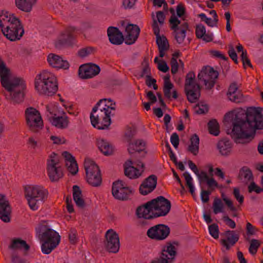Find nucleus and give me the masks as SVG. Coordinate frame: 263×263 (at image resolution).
Here are the masks:
<instances>
[{"instance_id":"obj_1","label":"nucleus","mask_w":263,"mask_h":263,"mask_svg":"<svg viewBox=\"0 0 263 263\" xmlns=\"http://www.w3.org/2000/svg\"><path fill=\"white\" fill-rule=\"evenodd\" d=\"M224 120L232 123L230 133L236 143H243L252 139L256 130L263 128V108L250 107L246 112L241 108L228 112Z\"/></svg>"},{"instance_id":"obj_2","label":"nucleus","mask_w":263,"mask_h":263,"mask_svg":"<svg viewBox=\"0 0 263 263\" xmlns=\"http://www.w3.org/2000/svg\"><path fill=\"white\" fill-rule=\"evenodd\" d=\"M116 108L115 102L110 99L100 100L90 115L92 126L99 130L107 129L111 124L110 117Z\"/></svg>"},{"instance_id":"obj_3","label":"nucleus","mask_w":263,"mask_h":263,"mask_svg":"<svg viewBox=\"0 0 263 263\" xmlns=\"http://www.w3.org/2000/svg\"><path fill=\"white\" fill-rule=\"evenodd\" d=\"M24 191L25 197L30 208L33 210L37 209V201H44L48 198V190L41 186L28 185L25 186Z\"/></svg>"},{"instance_id":"obj_4","label":"nucleus","mask_w":263,"mask_h":263,"mask_svg":"<svg viewBox=\"0 0 263 263\" xmlns=\"http://www.w3.org/2000/svg\"><path fill=\"white\" fill-rule=\"evenodd\" d=\"M3 87L10 92L11 101L13 103H20L24 101L26 84L22 79L14 78L10 83Z\"/></svg>"},{"instance_id":"obj_5","label":"nucleus","mask_w":263,"mask_h":263,"mask_svg":"<svg viewBox=\"0 0 263 263\" xmlns=\"http://www.w3.org/2000/svg\"><path fill=\"white\" fill-rule=\"evenodd\" d=\"M24 114L26 125L30 132L36 133L42 129L44 126L43 121L38 110L29 107L25 109Z\"/></svg>"},{"instance_id":"obj_6","label":"nucleus","mask_w":263,"mask_h":263,"mask_svg":"<svg viewBox=\"0 0 263 263\" xmlns=\"http://www.w3.org/2000/svg\"><path fill=\"white\" fill-rule=\"evenodd\" d=\"M87 182L93 186H98L102 182V176L99 166L92 160L86 158L84 162Z\"/></svg>"},{"instance_id":"obj_7","label":"nucleus","mask_w":263,"mask_h":263,"mask_svg":"<svg viewBox=\"0 0 263 263\" xmlns=\"http://www.w3.org/2000/svg\"><path fill=\"white\" fill-rule=\"evenodd\" d=\"M11 23L2 30L3 34L11 41L20 40L24 33L23 26L18 18H13Z\"/></svg>"},{"instance_id":"obj_8","label":"nucleus","mask_w":263,"mask_h":263,"mask_svg":"<svg viewBox=\"0 0 263 263\" xmlns=\"http://www.w3.org/2000/svg\"><path fill=\"white\" fill-rule=\"evenodd\" d=\"M51 123L59 129L67 128L70 124L69 117L65 111L57 103L52 105Z\"/></svg>"},{"instance_id":"obj_9","label":"nucleus","mask_w":263,"mask_h":263,"mask_svg":"<svg viewBox=\"0 0 263 263\" xmlns=\"http://www.w3.org/2000/svg\"><path fill=\"white\" fill-rule=\"evenodd\" d=\"M195 74L189 72L186 76L185 83V90L188 100L192 103L195 102L200 95V87L195 82Z\"/></svg>"},{"instance_id":"obj_10","label":"nucleus","mask_w":263,"mask_h":263,"mask_svg":"<svg viewBox=\"0 0 263 263\" xmlns=\"http://www.w3.org/2000/svg\"><path fill=\"white\" fill-rule=\"evenodd\" d=\"M124 173L126 176L131 179H136L143 176L145 167L141 161L127 160L124 164Z\"/></svg>"},{"instance_id":"obj_11","label":"nucleus","mask_w":263,"mask_h":263,"mask_svg":"<svg viewBox=\"0 0 263 263\" xmlns=\"http://www.w3.org/2000/svg\"><path fill=\"white\" fill-rule=\"evenodd\" d=\"M38 238L42 243L43 253L49 254V226L47 220H42L39 224Z\"/></svg>"},{"instance_id":"obj_12","label":"nucleus","mask_w":263,"mask_h":263,"mask_svg":"<svg viewBox=\"0 0 263 263\" xmlns=\"http://www.w3.org/2000/svg\"><path fill=\"white\" fill-rule=\"evenodd\" d=\"M218 76V72L216 70L207 66L201 70L198 74V78L204 83L206 88L210 89L214 86Z\"/></svg>"},{"instance_id":"obj_13","label":"nucleus","mask_w":263,"mask_h":263,"mask_svg":"<svg viewBox=\"0 0 263 263\" xmlns=\"http://www.w3.org/2000/svg\"><path fill=\"white\" fill-rule=\"evenodd\" d=\"M133 192V189L128 187L122 181L118 180L113 183L112 194L117 199L120 200H126Z\"/></svg>"},{"instance_id":"obj_14","label":"nucleus","mask_w":263,"mask_h":263,"mask_svg":"<svg viewBox=\"0 0 263 263\" xmlns=\"http://www.w3.org/2000/svg\"><path fill=\"white\" fill-rule=\"evenodd\" d=\"M155 217L166 215L170 211L171 203L162 196L151 201Z\"/></svg>"},{"instance_id":"obj_15","label":"nucleus","mask_w":263,"mask_h":263,"mask_svg":"<svg viewBox=\"0 0 263 263\" xmlns=\"http://www.w3.org/2000/svg\"><path fill=\"white\" fill-rule=\"evenodd\" d=\"M49 72L43 70L38 74L34 80V87L37 92L42 95H48L49 91Z\"/></svg>"},{"instance_id":"obj_16","label":"nucleus","mask_w":263,"mask_h":263,"mask_svg":"<svg viewBox=\"0 0 263 263\" xmlns=\"http://www.w3.org/2000/svg\"><path fill=\"white\" fill-rule=\"evenodd\" d=\"M170 28L173 30V33L177 42L180 44H185L189 42L186 40V32L189 29V25L187 23L181 24H176L173 22L170 25Z\"/></svg>"},{"instance_id":"obj_17","label":"nucleus","mask_w":263,"mask_h":263,"mask_svg":"<svg viewBox=\"0 0 263 263\" xmlns=\"http://www.w3.org/2000/svg\"><path fill=\"white\" fill-rule=\"evenodd\" d=\"M169 233V228L164 224L155 226L151 227L147 231V235L149 238L158 240L165 239Z\"/></svg>"},{"instance_id":"obj_18","label":"nucleus","mask_w":263,"mask_h":263,"mask_svg":"<svg viewBox=\"0 0 263 263\" xmlns=\"http://www.w3.org/2000/svg\"><path fill=\"white\" fill-rule=\"evenodd\" d=\"M105 247L110 252L117 253L120 248L119 237L118 234L112 229L106 233Z\"/></svg>"},{"instance_id":"obj_19","label":"nucleus","mask_w":263,"mask_h":263,"mask_svg":"<svg viewBox=\"0 0 263 263\" xmlns=\"http://www.w3.org/2000/svg\"><path fill=\"white\" fill-rule=\"evenodd\" d=\"M100 67L94 64H85L81 65L79 69V76L83 79L91 78L99 73Z\"/></svg>"},{"instance_id":"obj_20","label":"nucleus","mask_w":263,"mask_h":263,"mask_svg":"<svg viewBox=\"0 0 263 263\" xmlns=\"http://www.w3.org/2000/svg\"><path fill=\"white\" fill-rule=\"evenodd\" d=\"M170 11L172 14L169 21L170 25H172L173 22L176 24L186 23L184 21L186 17L185 8L182 4H178L176 9L171 8Z\"/></svg>"},{"instance_id":"obj_21","label":"nucleus","mask_w":263,"mask_h":263,"mask_svg":"<svg viewBox=\"0 0 263 263\" xmlns=\"http://www.w3.org/2000/svg\"><path fill=\"white\" fill-rule=\"evenodd\" d=\"M177 254V248L175 244L166 243L161 250L160 258L164 263H171Z\"/></svg>"},{"instance_id":"obj_22","label":"nucleus","mask_w":263,"mask_h":263,"mask_svg":"<svg viewBox=\"0 0 263 263\" xmlns=\"http://www.w3.org/2000/svg\"><path fill=\"white\" fill-rule=\"evenodd\" d=\"M11 208L4 195L0 194V219L5 222L10 221Z\"/></svg>"},{"instance_id":"obj_23","label":"nucleus","mask_w":263,"mask_h":263,"mask_svg":"<svg viewBox=\"0 0 263 263\" xmlns=\"http://www.w3.org/2000/svg\"><path fill=\"white\" fill-rule=\"evenodd\" d=\"M140 33V28L137 25L128 24L125 27L124 35L125 43L131 45L135 42Z\"/></svg>"},{"instance_id":"obj_24","label":"nucleus","mask_w":263,"mask_h":263,"mask_svg":"<svg viewBox=\"0 0 263 263\" xmlns=\"http://www.w3.org/2000/svg\"><path fill=\"white\" fill-rule=\"evenodd\" d=\"M62 155L64 159L65 165L68 172L72 175L77 174L79 168L74 157L67 151L63 152Z\"/></svg>"},{"instance_id":"obj_25","label":"nucleus","mask_w":263,"mask_h":263,"mask_svg":"<svg viewBox=\"0 0 263 263\" xmlns=\"http://www.w3.org/2000/svg\"><path fill=\"white\" fill-rule=\"evenodd\" d=\"M130 154L142 153L144 156L147 153L146 142L142 139H137L130 143L128 146Z\"/></svg>"},{"instance_id":"obj_26","label":"nucleus","mask_w":263,"mask_h":263,"mask_svg":"<svg viewBox=\"0 0 263 263\" xmlns=\"http://www.w3.org/2000/svg\"><path fill=\"white\" fill-rule=\"evenodd\" d=\"M156 184V177L154 175L150 176L140 185L139 187L140 193L143 195L148 194L155 189Z\"/></svg>"},{"instance_id":"obj_27","label":"nucleus","mask_w":263,"mask_h":263,"mask_svg":"<svg viewBox=\"0 0 263 263\" xmlns=\"http://www.w3.org/2000/svg\"><path fill=\"white\" fill-rule=\"evenodd\" d=\"M156 36V42L158 47L159 57H167V52L169 50L168 42L163 35H161L160 32L155 34Z\"/></svg>"},{"instance_id":"obj_28","label":"nucleus","mask_w":263,"mask_h":263,"mask_svg":"<svg viewBox=\"0 0 263 263\" xmlns=\"http://www.w3.org/2000/svg\"><path fill=\"white\" fill-rule=\"evenodd\" d=\"M222 235L224 238L221 240L222 245L229 250L239 239V236L233 231H227Z\"/></svg>"},{"instance_id":"obj_29","label":"nucleus","mask_w":263,"mask_h":263,"mask_svg":"<svg viewBox=\"0 0 263 263\" xmlns=\"http://www.w3.org/2000/svg\"><path fill=\"white\" fill-rule=\"evenodd\" d=\"M137 215L139 218L151 219L155 217L151 201L139 206L137 210Z\"/></svg>"},{"instance_id":"obj_30","label":"nucleus","mask_w":263,"mask_h":263,"mask_svg":"<svg viewBox=\"0 0 263 263\" xmlns=\"http://www.w3.org/2000/svg\"><path fill=\"white\" fill-rule=\"evenodd\" d=\"M107 35L111 43L120 45L123 42L122 33L116 27H109L107 29Z\"/></svg>"},{"instance_id":"obj_31","label":"nucleus","mask_w":263,"mask_h":263,"mask_svg":"<svg viewBox=\"0 0 263 263\" xmlns=\"http://www.w3.org/2000/svg\"><path fill=\"white\" fill-rule=\"evenodd\" d=\"M217 148L221 155L227 156L232 153V143L229 140L223 139L218 142Z\"/></svg>"},{"instance_id":"obj_32","label":"nucleus","mask_w":263,"mask_h":263,"mask_svg":"<svg viewBox=\"0 0 263 263\" xmlns=\"http://www.w3.org/2000/svg\"><path fill=\"white\" fill-rule=\"evenodd\" d=\"M163 92L165 97L171 98L172 97L176 99L177 98V93L174 89V85L171 83L169 76H165L164 77V86Z\"/></svg>"},{"instance_id":"obj_33","label":"nucleus","mask_w":263,"mask_h":263,"mask_svg":"<svg viewBox=\"0 0 263 263\" xmlns=\"http://www.w3.org/2000/svg\"><path fill=\"white\" fill-rule=\"evenodd\" d=\"M240 86V84L236 82H233L230 85L227 95L231 101L234 102L239 101L240 94L238 91Z\"/></svg>"},{"instance_id":"obj_34","label":"nucleus","mask_w":263,"mask_h":263,"mask_svg":"<svg viewBox=\"0 0 263 263\" xmlns=\"http://www.w3.org/2000/svg\"><path fill=\"white\" fill-rule=\"evenodd\" d=\"M10 69L7 67L5 62L0 58V77L3 87L11 82L12 79H10Z\"/></svg>"},{"instance_id":"obj_35","label":"nucleus","mask_w":263,"mask_h":263,"mask_svg":"<svg viewBox=\"0 0 263 263\" xmlns=\"http://www.w3.org/2000/svg\"><path fill=\"white\" fill-rule=\"evenodd\" d=\"M97 146L101 152L105 156H110L114 153V148L112 145L105 140L98 139Z\"/></svg>"},{"instance_id":"obj_36","label":"nucleus","mask_w":263,"mask_h":263,"mask_svg":"<svg viewBox=\"0 0 263 263\" xmlns=\"http://www.w3.org/2000/svg\"><path fill=\"white\" fill-rule=\"evenodd\" d=\"M50 66L58 69H68L69 63L67 61L63 60L60 56L50 54Z\"/></svg>"},{"instance_id":"obj_37","label":"nucleus","mask_w":263,"mask_h":263,"mask_svg":"<svg viewBox=\"0 0 263 263\" xmlns=\"http://www.w3.org/2000/svg\"><path fill=\"white\" fill-rule=\"evenodd\" d=\"M196 34L198 38L202 39L205 42H210L213 40V34L209 32L206 33L205 27L201 24L197 25Z\"/></svg>"},{"instance_id":"obj_38","label":"nucleus","mask_w":263,"mask_h":263,"mask_svg":"<svg viewBox=\"0 0 263 263\" xmlns=\"http://www.w3.org/2000/svg\"><path fill=\"white\" fill-rule=\"evenodd\" d=\"M153 28L155 34H158L160 32V28L162 26L165 15L163 12L158 11L156 13V16L153 14Z\"/></svg>"},{"instance_id":"obj_39","label":"nucleus","mask_w":263,"mask_h":263,"mask_svg":"<svg viewBox=\"0 0 263 263\" xmlns=\"http://www.w3.org/2000/svg\"><path fill=\"white\" fill-rule=\"evenodd\" d=\"M37 0H15V5L18 9L25 12H30Z\"/></svg>"},{"instance_id":"obj_40","label":"nucleus","mask_w":263,"mask_h":263,"mask_svg":"<svg viewBox=\"0 0 263 263\" xmlns=\"http://www.w3.org/2000/svg\"><path fill=\"white\" fill-rule=\"evenodd\" d=\"M55 99H57L60 102L61 105L63 107V110L65 109L69 114L73 115L74 116H77V114H75L72 111L74 109V104L73 102L68 100L63 99L61 94L58 93L54 96Z\"/></svg>"},{"instance_id":"obj_41","label":"nucleus","mask_w":263,"mask_h":263,"mask_svg":"<svg viewBox=\"0 0 263 263\" xmlns=\"http://www.w3.org/2000/svg\"><path fill=\"white\" fill-rule=\"evenodd\" d=\"M72 196L73 200L78 206L82 208L84 206V200L82 191L78 185H75L72 187Z\"/></svg>"},{"instance_id":"obj_42","label":"nucleus","mask_w":263,"mask_h":263,"mask_svg":"<svg viewBox=\"0 0 263 263\" xmlns=\"http://www.w3.org/2000/svg\"><path fill=\"white\" fill-rule=\"evenodd\" d=\"M64 176L63 168L61 166H51L50 164V181L56 182Z\"/></svg>"},{"instance_id":"obj_43","label":"nucleus","mask_w":263,"mask_h":263,"mask_svg":"<svg viewBox=\"0 0 263 263\" xmlns=\"http://www.w3.org/2000/svg\"><path fill=\"white\" fill-rule=\"evenodd\" d=\"M8 13L7 12H5L4 11H2L0 12V27L1 28V30H3L5 28H6L7 26H8L11 22H12V19L13 18H17L14 16L13 14L11 15L8 16Z\"/></svg>"},{"instance_id":"obj_44","label":"nucleus","mask_w":263,"mask_h":263,"mask_svg":"<svg viewBox=\"0 0 263 263\" xmlns=\"http://www.w3.org/2000/svg\"><path fill=\"white\" fill-rule=\"evenodd\" d=\"M239 177L240 180L245 183H249L253 181L252 173L250 169L246 167L240 170Z\"/></svg>"},{"instance_id":"obj_45","label":"nucleus","mask_w":263,"mask_h":263,"mask_svg":"<svg viewBox=\"0 0 263 263\" xmlns=\"http://www.w3.org/2000/svg\"><path fill=\"white\" fill-rule=\"evenodd\" d=\"M11 249H21L24 248L25 251H28L30 246L26 243V241L21 238H15L12 240V243L9 247Z\"/></svg>"},{"instance_id":"obj_46","label":"nucleus","mask_w":263,"mask_h":263,"mask_svg":"<svg viewBox=\"0 0 263 263\" xmlns=\"http://www.w3.org/2000/svg\"><path fill=\"white\" fill-rule=\"evenodd\" d=\"M199 138L194 135L191 138V144L188 147V151L194 155H197L199 152Z\"/></svg>"},{"instance_id":"obj_47","label":"nucleus","mask_w":263,"mask_h":263,"mask_svg":"<svg viewBox=\"0 0 263 263\" xmlns=\"http://www.w3.org/2000/svg\"><path fill=\"white\" fill-rule=\"evenodd\" d=\"M61 241V236L54 230L50 229V252L55 249Z\"/></svg>"},{"instance_id":"obj_48","label":"nucleus","mask_w":263,"mask_h":263,"mask_svg":"<svg viewBox=\"0 0 263 263\" xmlns=\"http://www.w3.org/2000/svg\"><path fill=\"white\" fill-rule=\"evenodd\" d=\"M212 208L215 214L223 213L224 205L222 200L219 198H215L213 201Z\"/></svg>"},{"instance_id":"obj_49","label":"nucleus","mask_w":263,"mask_h":263,"mask_svg":"<svg viewBox=\"0 0 263 263\" xmlns=\"http://www.w3.org/2000/svg\"><path fill=\"white\" fill-rule=\"evenodd\" d=\"M184 177L186 184L190 190L191 194L194 196L195 194V188L194 184V180L191 175L187 172H185L183 174Z\"/></svg>"},{"instance_id":"obj_50","label":"nucleus","mask_w":263,"mask_h":263,"mask_svg":"<svg viewBox=\"0 0 263 263\" xmlns=\"http://www.w3.org/2000/svg\"><path fill=\"white\" fill-rule=\"evenodd\" d=\"M208 128L209 133L217 136L219 134V126L217 121L213 120L210 121L208 123Z\"/></svg>"},{"instance_id":"obj_51","label":"nucleus","mask_w":263,"mask_h":263,"mask_svg":"<svg viewBox=\"0 0 263 263\" xmlns=\"http://www.w3.org/2000/svg\"><path fill=\"white\" fill-rule=\"evenodd\" d=\"M159 57H156L154 59V62L157 64V68L163 72H166L169 70V67L166 63L162 59H159Z\"/></svg>"},{"instance_id":"obj_52","label":"nucleus","mask_w":263,"mask_h":263,"mask_svg":"<svg viewBox=\"0 0 263 263\" xmlns=\"http://www.w3.org/2000/svg\"><path fill=\"white\" fill-rule=\"evenodd\" d=\"M59 89V84L57 78L50 74V96L55 95Z\"/></svg>"},{"instance_id":"obj_53","label":"nucleus","mask_w":263,"mask_h":263,"mask_svg":"<svg viewBox=\"0 0 263 263\" xmlns=\"http://www.w3.org/2000/svg\"><path fill=\"white\" fill-rule=\"evenodd\" d=\"M178 53H174L173 54L171 61V72L173 74H175L177 72L179 68V63L177 62V58L178 57Z\"/></svg>"},{"instance_id":"obj_54","label":"nucleus","mask_w":263,"mask_h":263,"mask_svg":"<svg viewBox=\"0 0 263 263\" xmlns=\"http://www.w3.org/2000/svg\"><path fill=\"white\" fill-rule=\"evenodd\" d=\"M198 16L201 18L202 21L204 22L208 26L211 27L216 26L218 21L216 19L208 17L204 13L199 14Z\"/></svg>"},{"instance_id":"obj_55","label":"nucleus","mask_w":263,"mask_h":263,"mask_svg":"<svg viewBox=\"0 0 263 263\" xmlns=\"http://www.w3.org/2000/svg\"><path fill=\"white\" fill-rule=\"evenodd\" d=\"M258 232V229L251 223L247 222L246 224V234H247V240H249L250 237L252 236L256 235Z\"/></svg>"},{"instance_id":"obj_56","label":"nucleus","mask_w":263,"mask_h":263,"mask_svg":"<svg viewBox=\"0 0 263 263\" xmlns=\"http://www.w3.org/2000/svg\"><path fill=\"white\" fill-rule=\"evenodd\" d=\"M51 162V166H62L60 156L53 152L50 154V163Z\"/></svg>"},{"instance_id":"obj_57","label":"nucleus","mask_w":263,"mask_h":263,"mask_svg":"<svg viewBox=\"0 0 263 263\" xmlns=\"http://www.w3.org/2000/svg\"><path fill=\"white\" fill-rule=\"evenodd\" d=\"M222 201H223L230 211L236 212L237 208L234 206L233 201L224 194L221 195Z\"/></svg>"},{"instance_id":"obj_58","label":"nucleus","mask_w":263,"mask_h":263,"mask_svg":"<svg viewBox=\"0 0 263 263\" xmlns=\"http://www.w3.org/2000/svg\"><path fill=\"white\" fill-rule=\"evenodd\" d=\"M68 239L70 244L75 245L79 241L77 231L74 229H71L68 234Z\"/></svg>"},{"instance_id":"obj_59","label":"nucleus","mask_w":263,"mask_h":263,"mask_svg":"<svg viewBox=\"0 0 263 263\" xmlns=\"http://www.w3.org/2000/svg\"><path fill=\"white\" fill-rule=\"evenodd\" d=\"M260 245V242L257 239H252L250 240V245L249 249V252L252 254L254 255L256 254L258 247Z\"/></svg>"},{"instance_id":"obj_60","label":"nucleus","mask_w":263,"mask_h":263,"mask_svg":"<svg viewBox=\"0 0 263 263\" xmlns=\"http://www.w3.org/2000/svg\"><path fill=\"white\" fill-rule=\"evenodd\" d=\"M210 234L215 239L219 237V228L217 224H212L209 226Z\"/></svg>"},{"instance_id":"obj_61","label":"nucleus","mask_w":263,"mask_h":263,"mask_svg":"<svg viewBox=\"0 0 263 263\" xmlns=\"http://www.w3.org/2000/svg\"><path fill=\"white\" fill-rule=\"evenodd\" d=\"M233 195L236 200L238 201L240 205H241L244 201V197L242 194L240 193V190L237 187L233 189Z\"/></svg>"},{"instance_id":"obj_62","label":"nucleus","mask_w":263,"mask_h":263,"mask_svg":"<svg viewBox=\"0 0 263 263\" xmlns=\"http://www.w3.org/2000/svg\"><path fill=\"white\" fill-rule=\"evenodd\" d=\"M248 191L249 193H255L259 194L262 191V187H260L253 181L250 183L248 186Z\"/></svg>"},{"instance_id":"obj_63","label":"nucleus","mask_w":263,"mask_h":263,"mask_svg":"<svg viewBox=\"0 0 263 263\" xmlns=\"http://www.w3.org/2000/svg\"><path fill=\"white\" fill-rule=\"evenodd\" d=\"M50 140L53 142V143L57 145H62L66 143V140L63 136H50Z\"/></svg>"},{"instance_id":"obj_64","label":"nucleus","mask_w":263,"mask_h":263,"mask_svg":"<svg viewBox=\"0 0 263 263\" xmlns=\"http://www.w3.org/2000/svg\"><path fill=\"white\" fill-rule=\"evenodd\" d=\"M195 111L198 114H205L208 110V106L203 103H199L195 108Z\"/></svg>"}]
</instances>
